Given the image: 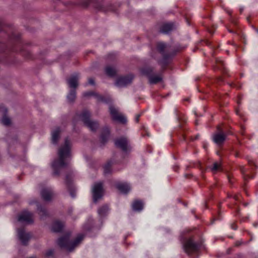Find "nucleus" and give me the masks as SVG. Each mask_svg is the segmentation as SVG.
I'll use <instances>...</instances> for the list:
<instances>
[{"label":"nucleus","instance_id":"7c9ffc66","mask_svg":"<svg viewBox=\"0 0 258 258\" xmlns=\"http://www.w3.org/2000/svg\"><path fill=\"white\" fill-rule=\"evenodd\" d=\"M84 96L88 97L91 95H95L98 100H102L103 97L99 95L95 94L93 92H87L83 94Z\"/></svg>","mask_w":258,"mask_h":258},{"label":"nucleus","instance_id":"4c0bfd02","mask_svg":"<svg viewBox=\"0 0 258 258\" xmlns=\"http://www.w3.org/2000/svg\"><path fill=\"white\" fill-rule=\"evenodd\" d=\"M234 198L236 200H238V197L237 196H235Z\"/></svg>","mask_w":258,"mask_h":258},{"label":"nucleus","instance_id":"bb28decb","mask_svg":"<svg viewBox=\"0 0 258 258\" xmlns=\"http://www.w3.org/2000/svg\"><path fill=\"white\" fill-rule=\"evenodd\" d=\"M108 210V207L107 205H104L98 210V213L100 216L103 217L106 215Z\"/></svg>","mask_w":258,"mask_h":258},{"label":"nucleus","instance_id":"f257e3e1","mask_svg":"<svg viewBox=\"0 0 258 258\" xmlns=\"http://www.w3.org/2000/svg\"><path fill=\"white\" fill-rule=\"evenodd\" d=\"M72 144L69 138L64 139V142L61 144L57 150V158L52 163L53 174L58 176L60 170L67 166L68 159L71 157Z\"/></svg>","mask_w":258,"mask_h":258},{"label":"nucleus","instance_id":"c9c22d12","mask_svg":"<svg viewBox=\"0 0 258 258\" xmlns=\"http://www.w3.org/2000/svg\"><path fill=\"white\" fill-rule=\"evenodd\" d=\"M140 116V114H137V115H136V121L137 122H138V121H139Z\"/></svg>","mask_w":258,"mask_h":258},{"label":"nucleus","instance_id":"f3484780","mask_svg":"<svg viewBox=\"0 0 258 258\" xmlns=\"http://www.w3.org/2000/svg\"><path fill=\"white\" fill-rule=\"evenodd\" d=\"M77 97L76 90L70 89L67 96V101L70 104H73L75 102Z\"/></svg>","mask_w":258,"mask_h":258},{"label":"nucleus","instance_id":"a211bd4d","mask_svg":"<svg viewBox=\"0 0 258 258\" xmlns=\"http://www.w3.org/2000/svg\"><path fill=\"white\" fill-rule=\"evenodd\" d=\"M174 28L172 23H165L162 25L160 28V32L163 33H167Z\"/></svg>","mask_w":258,"mask_h":258},{"label":"nucleus","instance_id":"5701e85b","mask_svg":"<svg viewBox=\"0 0 258 258\" xmlns=\"http://www.w3.org/2000/svg\"><path fill=\"white\" fill-rule=\"evenodd\" d=\"M162 77L159 75H152L149 76V82L150 84H155L162 81Z\"/></svg>","mask_w":258,"mask_h":258},{"label":"nucleus","instance_id":"b1692460","mask_svg":"<svg viewBox=\"0 0 258 258\" xmlns=\"http://www.w3.org/2000/svg\"><path fill=\"white\" fill-rule=\"evenodd\" d=\"M95 7L99 11L106 12L108 10L107 5L101 2H98L95 4Z\"/></svg>","mask_w":258,"mask_h":258},{"label":"nucleus","instance_id":"412c9836","mask_svg":"<svg viewBox=\"0 0 258 258\" xmlns=\"http://www.w3.org/2000/svg\"><path fill=\"white\" fill-rule=\"evenodd\" d=\"M63 224L60 221H55L52 226V230L54 232H59L62 229Z\"/></svg>","mask_w":258,"mask_h":258},{"label":"nucleus","instance_id":"6ab92c4d","mask_svg":"<svg viewBox=\"0 0 258 258\" xmlns=\"http://www.w3.org/2000/svg\"><path fill=\"white\" fill-rule=\"evenodd\" d=\"M38 214L42 219H43L49 216V214L46 209L41 206H38Z\"/></svg>","mask_w":258,"mask_h":258},{"label":"nucleus","instance_id":"c85d7f7f","mask_svg":"<svg viewBox=\"0 0 258 258\" xmlns=\"http://www.w3.org/2000/svg\"><path fill=\"white\" fill-rule=\"evenodd\" d=\"M210 168H211V171L214 173H215L218 170H222V169L221 167V164L218 162H215L213 164V166L212 167H211Z\"/></svg>","mask_w":258,"mask_h":258},{"label":"nucleus","instance_id":"393cba45","mask_svg":"<svg viewBox=\"0 0 258 258\" xmlns=\"http://www.w3.org/2000/svg\"><path fill=\"white\" fill-rule=\"evenodd\" d=\"M132 207L135 211H141L143 208V204L140 201H136L133 203Z\"/></svg>","mask_w":258,"mask_h":258},{"label":"nucleus","instance_id":"dca6fc26","mask_svg":"<svg viewBox=\"0 0 258 258\" xmlns=\"http://www.w3.org/2000/svg\"><path fill=\"white\" fill-rule=\"evenodd\" d=\"M116 187L121 192L126 194L131 189L130 185L127 183L117 182L115 184Z\"/></svg>","mask_w":258,"mask_h":258},{"label":"nucleus","instance_id":"aec40b11","mask_svg":"<svg viewBox=\"0 0 258 258\" xmlns=\"http://www.w3.org/2000/svg\"><path fill=\"white\" fill-rule=\"evenodd\" d=\"M106 74L109 76H114L117 70L115 67L112 66H107L105 69Z\"/></svg>","mask_w":258,"mask_h":258},{"label":"nucleus","instance_id":"a878e982","mask_svg":"<svg viewBox=\"0 0 258 258\" xmlns=\"http://www.w3.org/2000/svg\"><path fill=\"white\" fill-rule=\"evenodd\" d=\"M66 181L68 185V189L70 195L72 196V197L75 198L76 196L75 189L74 187L71 185V182L69 179L68 176L67 177Z\"/></svg>","mask_w":258,"mask_h":258},{"label":"nucleus","instance_id":"f8f14e48","mask_svg":"<svg viewBox=\"0 0 258 258\" xmlns=\"http://www.w3.org/2000/svg\"><path fill=\"white\" fill-rule=\"evenodd\" d=\"M184 248L185 251L189 254L190 253L196 252L199 249V246L191 239H188L184 243Z\"/></svg>","mask_w":258,"mask_h":258},{"label":"nucleus","instance_id":"4468645a","mask_svg":"<svg viewBox=\"0 0 258 258\" xmlns=\"http://www.w3.org/2000/svg\"><path fill=\"white\" fill-rule=\"evenodd\" d=\"M61 130L58 127H56L51 131V142L53 144H56L58 142L61 134Z\"/></svg>","mask_w":258,"mask_h":258},{"label":"nucleus","instance_id":"39448f33","mask_svg":"<svg viewBox=\"0 0 258 258\" xmlns=\"http://www.w3.org/2000/svg\"><path fill=\"white\" fill-rule=\"evenodd\" d=\"M18 222L26 224H31L33 222V214L27 211H23L18 215Z\"/></svg>","mask_w":258,"mask_h":258},{"label":"nucleus","instance_id":"2eb2a0df","mask_svg":"<svg viewBox=\"0 0 258 258\" xmlns=\"http://www.w3.org/2000/svg\"><path fill=\"white\" fill-rule=\"evenodd\" d=\"M226 135L221 131L219 133L215 134L213 137V141L218 145L222 144L226 140Z\"/></svg>","mask_w":258,"mask_h":258},{"label":"nucleus","instance_id":"0eeeda50","mask_svg":"<svg viewBox=\"0 0 258 258\" xmlns=\"http://www.w3.org/2000/svg\"><path fill=\"white\" fill-rule=\"evenodd\" d=\"M157 49L163 57V60L162 61H159V62L165 63L166 60L169 57V55L167 53L169 51V46L163 42H159L157 44Z\"/></svg>","mask_w":258,"mask_h":258},{"label":"nucleus","instance_id":"f704fd0d","mask_svg":"<svg viewBox=\"0 0 258 258\" xmlns=\"http://www.w3.org/2000/svg\"><path fill=\"white\" fill-rule=\"evenodd\" d=\"M88 4H89V2H88V0H86L84 2H83L82 4V5L85 7H86L88 5Z\"/></svg>","mask_w":258,"mask_h":258},{"label":"nucleus","instance_id":"58836bf2","mask_svg":"<svg viewBox=\"0 0 258 258\" xmlns=\"http://www.w3.org/2000/svg\"><path fill=\"white\" fill-rule=\"evenodd\" d=\"M2 24L0 23V31H2V29H1Z\"/></svg>","mask_w":258,"mask_h":258},{"label":"nucleus","instance_id":"9d476101","mask_svg":"<svg viewBox=\"0 0 258 258\" xmlns=\"http://www.w3.org/2000/svg\"><path fill=\"white\" fill-rule=\"evenodd\" d=\"M18 236L21 243L25 245L27 244L32 236L31 233L26 232L23 228L18 230Z\"/></svg>","mask_w":258,"mask_h":258},{"label":"nucleus","instance_id":"1a4fd4ad","mask_svg":"<svg viewBox=\"0 0 258 258\" xmlns=\"http://www.w3.org/2000/svg\"><path fill=\"white\" fill-rule=\"evenodd\" d=\"M110 113L114 120L118 121L121 123H124L126 122V118L125 117L119 112L118 110L113 106L109 107Z\"/></svg>","mask_w":258,"mask_h":258},{"label":"nucleus","instance_id":"473e14b6","mask_svg":"<svg viewBox=\"0 0 258 258\" xmlns=\"http://www.w3.org/2000/svg\"><path fill=\"white\" fill-rule=\"evenodd\" d=\"M88 83L90 85H95V80H94V78H89L88 79Z\"/></svg>","mask_w":258,"mask_h":258},{"label":"nucleus","instance_id":"6e6552de","mask_svg":"<svg viewBox=\"0 0 258 258\" xmlns=\"http://www.w3.org/2000/svg\"><path fill=\"white\" fill-rule=\"evenodd\" d=\"M133 79L134 76L131 74L119 77L116 80L115 82V85L118 87H125L126 86L131 84Z\"/></svg>","mask_w":258,"mask_h":258},{"label":"nucleus","instance_id":"9b49d317","mask_svg":"<svg viewBox=\"0 0 258 258\" xmlns=\"http://www.w3.org/2000/svg\"><path fill=\"white\" fill-rule=\"evenodd\" d=\"M115 145L124 152H127L130 149L128 141L126 138L121 137L116 139Z\"/></svg>","mask_w":258,"mask_h":258},{"label":"nucleus","instance_id":"4be33fe9","mask_svg":"<svg viewBox=\"0 0 258 258\" xmlns=\"http://www.w3.org/2000/svg\"><path fill=\"white\" fill-rule=\"evenodd\" d=\"M141 72L142 75L146 76L149 79V76L152 75V74L153 72V69L151 67H145L141 69Z\"/></svg>","mask_w":258,"mask_h":258},{"label":"nucleus","instance_id":"cd10ccee","mask_svg":"<svg viewBox=\"0 0 258 258\" xmlns=\"http://www.w3.org/2000/svg\"><path fill=\"white\" fill-rule=\"evenodd\" d=\"M109 135V131L108 128H105L101 134V139L102 142H105L108 138Z\"/></svg>","mask_w":258,"mask_h":258},{"label":"nucleus","instance_id":"f03ea898","mask_svg":"<svg viewBox=\"0 0 258 258\" xmlns=\"http://www.w3.org/2000/svg\"><path fill=\"white\" fill-rule=\"evenodd\" d=\"M69 235L66 234L59 238L58 239L57 244L61 248H64L69 251H72L83 239L84 235L82 234L78 235L74 242H70L69 241Z\"/></svg>","mask_w":258,"mask_h":258},{"label":"nucleus","instance_id":"ddd939ff","mask_svg":"<svg viewBox=\"0 0 258 258\" xmlns=\"http://www.w3.org/2000/svg\"><path fill=\"white\" fill-rule=\"evenodd\" d=\"M42 199L46 201H50L53 196L51 189L48 187H43L40 191Z\"/></svg>","mask_w":258,"mask_h":258},{"label":"nucleus","instance_id":"72a5a7b5","mask_svg":"<svg viewBox=\"0 0 258 258\" xmlns=\"http://www.w3.org/2000/svg\"><path fill=\"white\" fill-rule=\"evenodd\" d=\"M52 253H53V251L52 250H48L46 253V255L47 256H50L52 254Z\"/></svg>","mask_w":258,"mask_h":258},{"label":"nucleus","instance_id":"c756f323","mask_svg":"<svg viewBox=\"0 0 258 258\" xmlns=\"http://www.w3.org/2000/svg\"><path fill=\"white\" fill-rule=\"evenodd\" d=\"M112 165V162L109 161L107 162L104 166V173L105 174H107L110 173L111 172V167Z\"/></svg>","mask_w":258,"mask_h":258},{"label":"nucleus","instance_id":"e433bc0d","mask_svg":"<svg viewBox=\"0 0 258 258\" xmlns=\"http://www.w3.org/2000/svg\"><path fill=\"white\" fill-rule=\"evenodd\" d=\"M240 170L242 173H244L245 170H244V168L243 166L240 167Z\"/></svg>","mask_w":258,"mask_h":258},{"label":"nucleus","instance_id":"2f4dec72","mask_svg":"<svg viewBox=\"0 0 258 258\" xmlns=\"http://www.w3.org/2000/svg\"><path fill=\"white\" fill-rule=\"evenodd\" d=\"M2 122L4 124L8 125L10 124L11 120L8 116H7L6 115H4L2 118Z\"/></svg>","mask_w":258,"mask_h":258},{"label":"nucleus","instance_id":"7ed1b4c3","mask_svg":"<svg viewBox=\"0 0 258 258\" xmlns=\"http://www.w3.org/2000/svg\"><path fill=\"white\" fill-rule=\"evenodd\" d=\"M90 114L88 111H84L80 115V118L91 131H95L99 127V124L96 121L90 119Z\"/></svg>","mask_w":258,"mask_h":258},{"label":"nucleus","instance_id":"20e7f679","mask_svg":"<svg viewBox=\"0 0 258 258\" xmlns=\"http://www.w3.org/2000/svg\"><path fill=\"white\" fill-rule=\"evenodd\" d=\"M93 200L96 203L97 200L103 196V183L101 182L95 183L92 187Z\"/></svg>","mask_w":258,"mask_h":258},{"label":"nucleus","instance_id":"423d86ee","mask_svg":"<svg viewBox=\"0 0 258 258\" xmlns=\"http://www.w3.org/2000/svg\"><path fill=\"white\" fill-rule=\"evenodd\" d=\"M80 78V74L78 73H75L71 75L69 78L67 79V83L70 89H75L79 86V81Z\"/></svg>","mask_w":258,"mask_h":258}]
</instances>
